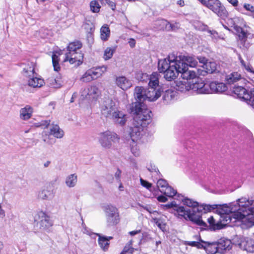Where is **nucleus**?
<instances>
[{
  "label": "nucleus",
  "instance_id": "1",
  "mask_svg": "<svg viewBox=\"0 0 254 254\" xmlns=\"http://www.w3.org/2000/svg\"><path fill=\"white\" fill-rule=\"evenodd\" d=\"M254 202V200L242 197L229 204L203 205L204 212L215 210L220 215L221 226L231 223L247 229L254 226V206L250 207Z\"/></svg>",
  "mask_w": 254,
  "mask_h": 254
},
{
  "label": "nucleus",
  "instance_id": "2",
  "mask_svg": "<svg viewBox=\"0 0 254 254\" xmlns=\"http://www.w3.org/2000/svg\"><path fill=\"white\" fill-rule=\"evenodd\" d=\"M185 67V64H180L174 54H170L167 58L158 61V70L164 73V77L168 81L174 80L179 73L183 79H194L197 76L195 71L184 72Z\"/></svg>",
  "mask_w": 254,
  "mask_h": 254
},
{
  "label": "nucleus",
  "instance_id": "3",
  "mask_svg": "<svg viewBox=\"0 0 254 254\" xmlns=\"http://www.w3.org/2000/svg\"><path fill=\"white\" fill-rule=\"evenodd\" d=\"M131 112L133 114L132 127L130 128L129 134L132 141L139 140L141 135L143 128L150 122L151 111L145 106L136 103L131 108Z\"/></svg>",
  "mask_w": 254,
  "mask_h": 254
},
{
  "label": "nucleus",
  "instance_id": "4",
  "mask_svg": "<svg viewBox=\"0 0 254 254\" xmlns=\"http://www.w3.org/2000/svg\"><path fill=\"white\" fill-rule=\"evenodd\" d=\"M181 201L184 205L191 207L190 209H186L185 210L190 212V218H184L186 220H189L197 225L201 226H206V224L201 219L200 212L203 209V205L206 204H203L199 205L198 203L188 197L182 196Z\"/></svg>",
  "mask_w": 254,
  "mask_h": 254
},
{
  "label": "nucleus",
  "instance_id": "5",
  "mask_svg": "<svg viewBox=\"0 0 254 254\" xmlns=\"http://www.w3.org/2000/svg\"><path fill=\"white\" fill-rule=\"evenodd\" d=\"M160 77L158 73L153 72L148 77V88L146 90V100L154 101L161 96L162 89L159 84Z\"/></svg>",
  "mask_w": 254,
  "mask_h": 254
},
{
  "label": "nucleus",
  "instance_id": "6",
  "mask_svg": "<svg viewBox=\"0 0 254 254\" xmlns=\"http://www.w3.org/2000/svg\"><path fill=\"white\" fill-rule=\"evenodd\" d=\"M105 214L106 223L108 227H113L118 224L121 220L118 208L111 204H104L102 207Z\"/></svg>",
  "mask_w": 254,
  "mask_h": 254
},
{
  "label": "nucleus",
  "instance_id": "7",
  "mask_svg": "<svg viewBox=\"0 0 254 254\" xmlns=\"http://www.w3.org/2000/svg\"><path fill=\"white\" fill-rule=\"evenodd\" d=\"M81 46V43L78 41L70 43L67 48V52L65 54V57L64 62L68 61L70 64H73L76 62H82L83 55L79 52Z\"/></svg>",
  "mask_w": 254,
  "mask_h": 254
},
{
  "label": "nucleus",
  "instance_id": "8",
  "mask_svg": "<svg viewBox=\"0 0 254 254\" xmlns=\"http://www.w3.org/2000/svg\"><path fill=\"white\" fill-rule=\"evenodd\" d=\"M119 136L114 132L106 130L98 134V141L101 146L105 149H110L114 142L118 141Z\"/></svg>",
  "mask_w": 254,
  "mask_h": 254
},
{
  "label": "nucleus",
  "instance_id": "9",
  "mask_svg": "<svg viewBox=\"0 0 254 254\" xmlns=\"http://www.w3.org/2000/svg\"><path fill=\"white\" fill-rule=\"evenodd\" d=\"M204 5L206 6L218 16L225 18L227 16L228 13L225 7L218 0H198Z\"/></svg>",
  "mask_w": 254,
  "mask_h": 254
},
{
  "label": "nucleus",
  "instance_id": "10",
  "mask_svg": "<svg viewBox=\"0 0 254 254\" xmlns=\"http://www.w3.org/2000/svg\"><path fill=\"white\" fill-rule=\"evenodd\" d=\"M116 108L115 103L112 99L105 98L101 105V112L105 117L111 118L113 113L116 111Z\"/></svg>",
  "mask_w": 254,
  "mask_h": 254
},
{
  "label": "nucleus",
  "instance_id": "11",
  "mask_svg": "<svg viewBox=\"0 0 254 254\" xmlns=\"http://www.w3.org/2000/svg\"><path fill=\"white\" fill-rule=\"evenodd\" d=\"M177 60L179 61L180 64H185L186 65L185 69H184V72L186 71H194V70H188V66L194 67H195L197 64V60L194 57L189 56H176ZM195 72H196L195 71ZM197 75L202 74V72H200L198 69L197 70Z\"/></svg>",
  "mask_w": 254,
  "mask_h": 254
},
{
  "label": "nucleus",
  "instance_id": "12",
  "mask_svg": "<svg viewBox=\"0 0 254 254\" xmlns=\"http://www.w3.org/2000/svg\"><path fill=\"white\" fill-rule=\"evenodd\" d=\"M100 95L99 89L94 85L87 86L81 92V96L82 98L88 100L96 99Z\"/></svg>",
  "mask_w": 254,
  "mask_h": 254
},
{
  "label": "nucleus",
  "instance_id": "13",
  "mask_svg": "<svg viewBox=\"0 0 254 254\" xmlns=\"http://www.w3.org/2000/svg\"><path fill=\"white\" fill-rule=\"evenodd\" d=\"M165 209L172 208L175 211V214L181 218H190V212L185 210V208L178 205L175 201L164 205Z\"/></svg>",
  "mask_w": 254,
  "mask_h": 254
},
{
  "label": "nucleus",
  "instance_id": "14",
  "mask_svg": "<svg viewBox=\"0 0 254 254\" xmlns=\"http://www.w3.org/2000/svg\"><path fill=\"white\" fill-rule=\"evenodd\" d=\"M35 219V221H37L40 228L42 230H46L52 225L50 217L43 211L38 212Z\"/></svg>",
  "mask_w": 254,
  "mask_h": 254
},
{
  "label": "nucleus",
  "instance_id": "15",
  "mask_svg": "<svg viewBox=\"0 0 254 254\" xmlns=\"http://www.w3.org/2000/svg\"><path fill=\"white\" fill-rule=\"evenodd\" d=\"M44 133L46 136L52 135L57 138H62L64 134V131L59 125L54 124L49 125L44 130Z\"/></svg>",
  "mask_w": 254,
  "mask_h": 254
},
{
  "label": "nucleus",
  "instance_id": "16",
  "mask_svg": "<svg viewBox=\"0 0 254 254\" xmlns=\"http://www.w3.org/2000/svg\"><path fill=\"white\" fill-rule=\"evenodd\" d=\"M146 90L142 87L137 86L134 89V96L136 101L132 104L131 108L136 103L139 104L142 107V105L146 108V106L143 103V101L146 100Z\"/></svg>",
  "mask_w": 254,
  "mask_h": 254
},
{
  "label": "nucleus",
  "instance_id": "17",
  "mask_svg": "<svg viewBox=\"0 0 254 254\" xmlns=\"http://www.w3.org/2000/svg\"><path fill=\"white\" fill-rule=\"evenodd\" d=\"M26 81L28 86L33 87H41L45 84L43 79L39 77L36 73L26 77Z\"/></svg>",
  "mask_w": 254,
  "mask_h": 254
},
{
  "label": "nucleus",
  "instance_id": "18",
  "mask_svg": "<svg viewBox=\"0 0 254 254\" xmlns=\"http://www.w3.org/2000/svg\"><path fill=\"white\" fill-rule=\"evenodd\" d=\"M227 89L225 84L222 82L213 81L208 84V94L222 93Z\"/></svg>",
  "mask_w": 254,
  "mask_h": 254
},
{
  "label": "nucleus",
  "instance_id": "19",
  "mask_svg": "<svg viewBox=\"0 0 254 254\" xmlns=\"http://www.w3.org/2000/svg\"><path fill=\"white\" fill-rule=\"evenodd\" d=\"M191 89L198 94H208V84L204 83L201 79H197L195 83L191 84Z\"/></svg>",
  "mask_w": 254,
  "mask_h": 254
},
{
  "label": "nucleus",
  "instance_id": "20",
  "mask_svg": "<svg viewBox=\"0 0 254 254\" xmlns=\"http://www.w3.org/2000/svg\"><path fill=\"white\" fill-rule=\"evenodd\" d=\"M54 195V190L48 187L42 188L38 193V197L42 200H51Z\"/></svg>",
  "mask_w": 254,
  "mask_h": 254
},
{
  "label": "nucleus",
  "instance_id": "21",
  "mask_svg": "<svg viewBox=\"0 0 254 254\" xmlns=\"http://www.w3.org/2000/svg\"><path fill=\"white\" fill-rule=\"evenodd\" d=\"M111 118L116 124L121 126H124L127 120V115L119 111H115Z\"/></svg>",
  "mask_w": 254,
  "mask_h": 254
},
{
  "label": "nucleus",
  "instance_id": "22",
  "mask_svg": "<svg viewBox=\"0 0 254 254\" xmlns=\"http://www.w3.org/2000/svg\"><path fill=\"white\" fill-rule=\"evenodd\" d=\"M234 93L240 99L247 102L248 98L250 97L249 93L241 86H235L233 88Z\"/></svg>",
  "mask_w": 254,
  "mask_h": 254
},
{
  "label": "nucleus",
  "instance_id": "23",
  "mask_svg": "<svg viewBox=\"0 0 254 254\" xmlns=\"http://www.w3.org/2000/svg\"><path fill=\"white\" fill-rule=\"evenodd\" d=\"M218 253L224 254L225 251L229 250L232 248L231 242L228 239H221L217 242Z\"/></svg>",
  "mask_w": 254,
  "mask_h": 254
},
{
  "label": "nucleus",
  "instance_id": "24",
  "mask_svg": "<svg viewBox=\"0 0 254 254\" xmlns=\"http://www.w3.org/2000/svg\"><path fill=\"white\" fill-rule=\"evenodd\" d=\"M202 243H203V247L207 254H215L218 253V245H217V242H205L201 240Z\"/></svg>",
  "mask_w": 254,
  "mask_h": 254
},
{
  "label": "nucleus",
  "instance_id": "25",
  "mask_svg": "<svg viewBox=\"0 0 254 254\" xmlns=\"http://www.w3.org/2000/svg\"><path fill=\"white\" fill-rule=\"evenodd\" d=\"M240 247L250 253H254V241L248 238H244L239 244Z\"/></svg>",
  "mask_w": 254,
  "mask_h": 254
},
{
  "label": "nucleus",
  "instance_id": "26",
  "mask_svg": "<svg viewBox=\"0 0 254 254\" xmlns=\"http://www.w3.org/2000/svg\"><path fill=\"white\" fill-rule=\"evenodd\" d=\"M22 74L26 77L36 73L35 72V64L34 62H27L23 65Z\"/></svg>",
  "mask_w": 254,
  "mask_h": 254
},
{
  "label": "nucleus",
  "instance_id": "27",
  "mask_svg": "<svg viewBox=\"0 0 254 254\" xmlns=\"http://www.w3.org/2000/svg\"><path fill=\"white\" fill-rule=\"evenodd\" d=\"M116 84L124 90L129 88L132 86L131 81L125 76H119L116 78Z\"/></svg>",
  "mask_w": 254,
  "mask_h": 254
},
{
  "label": "nucleus",
  "instance_id": "28",
  "mask_svg": "<svg viewBox=\"0 0 254 254\" xmlns=\"http://www.w3.org/2000/svg\"><path fill=\"white\" fill-rule=\"evenodd\" d=\"M234 27V29L237 32L239 40L241 42V44L244 46L247 47L246 44V41L247 40V33L244 30H243V29L237 25L236 24L234 23L233 24V25L232 26Z\"/></svg>",
  "mask_w": 254,
  "mask_h": 254
},
{
  "label": "nucleus",
  "instance_id": "29",
  "mask_svg": "<svg viewBox=\"0 0 254 254\" xmlns=\"http://www.w3.org/2000/svg\"><path fill=\"white\" fill-rule=\"evenodd\" d=\"M33 113V108L29 105H26L20 109L19 111V118L22 120H28Z\"/></svg>",
  "mask_w": 254,
  "mask_h": 254
},
{
  "label": "nucleus",
  "instance_id": "30",
  "mask_svg": "<svg viewBox=\"0 0 254 254\" xmlns=\"http://www.w3.org/2000/svg\"><path fill=\"white\" fill-rule=\"evenodd\" d=\"M96 236L98 237V244L101 249L104 251H107L110 245L109 241L110 240L112 239V237L101 236L98 234H96Z\"/></svg>",
  "mask_w": 254,
  "mask_h": 254
},
{
  "label": "nucleus",
  "instance_id": "31",
  "mask_svg": "<svg viewBox=\"0 0 254 254\" xmlns=\"http://www.w3.org/2000/svg\"><path fill=\"white\" fill-rule=\"evenodd\" d=\"M47 82L50 87L54 88H60L63 84V81L60 75L57 76L56 78L53 77L48 78Z\"/></svg>",
  "mask_w": 254,
  "mask_h": 254
},
{
  "label": "nucleus",
  "instance_id": "32",
  "mask_svg": "<svg viewBox=\"0 0 254 254\" xmlns=\"http://www.w3.org/2000/svg\"><path fill=\"white\" fill-rule=\"evenodd\" d=\"M186 81H180L176 84V89L182 92H185L191 89V83L186 79Z\"/></svg>",
  "mask_w": 254,
  "mask_h": 254
},
{
  "label": "nucleus",
  "instance_id": "33",
  "mask_svg": "<svg viewBox=\"0 0 254 254\" xmlns=\"http://www.w3.org/2000/svg\"><path fill=\"white\" fill-rule=\"evenodd\" d=\"M94 79L101 77L107 70V67L103 66L96 68H91L88 70Z\"/></svg>",
  "mask_w": 254,
  "mask_h": 254
},
{
  "label": "nucleus",
  "instance_id": "34",
  "mask_svg": "<svg viewBox=\"0 0 254 254\" xmlns=\"http://www.w3.org/2000/svg\"><path fill=\"white\" fill-rule=\"evenodd\" d=\"M226 80L229 84H232L239 81L244 80V79L241 77L240 73L234 72L227 75L226 77Z\"/></svg>",
  "mask_w": 254,
  "mask_h": 254
},
{
  "label": "nucleus",
  "instance_id": "35",
  "mask_svg": "<svg viewBox=\"0 0 254 254\" xmlns=\"http://www.w3.org/2000/svg\"><path fill=\"white\" fill-rule=\"evenodd\" d=\"M77 182V176L75 174L67 176L65 180V184L68 188L74 187Z\"/></svg>",
  "mask_w": 254,
  "mask_h": 254
},
{
  "label": "nucleus",
  "instance_id": "36",
  "mask_svg": "<svg viewBox=\"0 0 254 254\" xmlns=\"http://www.w3.org/2000/svg\"><path fill=\"white\" fill-rule=\"evenodd\" d=\"M100 37L102 40L106 41L110 35V30L107 25L103 26L100 29Z\"/></svg>",
  "mask_w": 254,
  "mask_h": 254
},
{
  "label": "nucleus",
  "instance_id": "37",
  "mask_svg": "<svg viewBox=\"0 0 254 254\" xmlns=\"http://www.w3.org/2000/svg\"><path fill=\"white\" fill-rule=\"evenodd\" d=\"M60 53H58L57 52L54 53L52 55V63L54 67V70L58 71L60 70V65L59 64V55Z\"/></svg>",
  "mask_w": 254,
  "mask_h": 254
},
{
  "label": "nucleus",
  "instance_id": "38",
  "mask_svg": "<svg viewBox=\"0 0 254 254\" xmlns=\"http://www.w3.org/2000/svg\"><path fill=\"white\" fill-rule=\"evenodd\" d=\"M176 92L172 90H167L165 91L163 96L164 101L166 103H169L175 97Z\"/></svg>",
  "mask_w": 254,
  "mask_h": 254
},
{
  "label": "nucleus",
  "instance_id": "39",
  "mask_svg": "<svg viewBox=\"0 0 254 254\" xmlns=\"http://www.w3.org/2000/svg\"><path fill=\"white\" fill-rule=\"evenodd\" d=\"M217 64L214 62H208L203 67L206 71L205 72L213 73L216 70Z\"/></svg>",
  "mask_w": 254,
  "mask_h": 254
},
{
  "label": "nucleus",
  "instance_id": "40",
  "mask_svg": "<svg viewBox=\"0 0 254 254\" xmlns=\"http://www.w3.org/2000/svg\"><path fill=\"white\" fill-rule=\"evenodd\" d=\"M161 192L163 193L168 197H172L176 194L177 191L175 190L173 188L168 185L165 188V189L162 190Z\"/></svg>",
  "mask_w": 254,
  "mask_h": 254
},
{
  "label": "nucleus",
  "instance_id": "41",
  "mask_svg": "<svg viewBox=\"0 0 254 254\" xmlns=\"http://www.w3.org/2000/svg\"><path fill=\"white\" fill-rule=\"evenodd\" d=\"M95 80L89 70H87L81 77L80 80L83 82H89Z\"/></svg>",
  "mask_w": 254,
  "mask_h": 254
},
{
  "label": "nucleus",
  "instance_id": "42",
  "mask_svg": "<svg viewBox=\"0 0 254 254\" xmlns=\"http://www.w3.org/2000/svg\"><path fill=\"white\" fill-rule=\"evenodd\" d=\"M115 51V48H110V47L107 48L104 51V57H103L104 59L105 60H108L110 59L112 57Z\"/></svg>",
  "mask_w": 254,
  "mask_h": 254
},
{
  "label": "nucleus",
  "instance_id": "43",
  "mask_svg": "<svg viewBox=\"0 0 254 254\" xmlns=\"http://www.w3.org/2000/svg\"><path fill=\"white\" fill-rule=\"evenodd\" d=\"M207 222L210 224V226L213 229H220L222 228L219 222L215 223V220L213 216H210L207 219Z\"/></svg>",
  "mask_w": 254,
  "mask_h": 254
},
{
  "label": "nucleus",
  "instance_id": "44",
  "mask_svg": "<svg viewBox=\"0 0 254 254\" xmlns=\"http://www.w3.org/2000/svg\"><path fill=\"white\" fill-rule=\"evenodd\" d=\"M100 5L96 0H92L90 3V8L94 13L99 12L100 9Z\"/></svg>",
  "mask_w": 254,
  "mask_h": 254
},
{
  "label": "nucleus",
  "instance_id": "45",
  "mask_svg": "<svg viewBox=\"0 0 254 254\" xmlns=\"http://www.w3.org/2000/svg\"><path fill=\"white\" fill-rule=\"evenodd\" d=\"M161 23L165 25V29L168 31L175 30L179 28L178 24L177 23L172 24L165 20H162Z\"/></svg>",
  "mask_w": 254,
  "mask_h": 254
},
{
  "label": "nucleus",
  "instance_id": "46",
  "mask_svg": "<svg viewBox=\"0 0 254 254\" xmlns=\"http://www.w3.org/2000/svg\"><path fill=\"white\" fill-rule=\"evenodd\" d=\"M168 185L166 181L163 179H159L157 182V186L160 192Z\"/></svg>",
  "mask_w": 254,
  "mask_h": 254
},
{
  "label": "nucleus",
  "instance_id": "47",
  "mask_svg": "<svg viewBox=\"0 0 254 254\" xmlns=\"http://www.w3.org/2000/svg\"><path fill=\"white\" fill-rule=\"evenodd\" d=\"M239 59L240 61L241 65L246 69V70L254 74V70L252 69V67L250 64H246L241 56L239 57Z\"/></svg>",
  "mask_w": 254,
  "mask_h": 254
},
{
  "label": "nucleus",
  "instance_id": "48",
  "mask_svg": "<svg viewBox=\"0 0 254 254\" xmlns=\"http://www.w3.org/2000/svg\"><path fill=\"white\" fill-rule=\"evenodd\" d=\"M249 96L246 102L254 108V88L249 93Z\"/></svg>",
  "mask_w": 254,
  "mask_h": 254
},
{
  "label": "nucleus",
  "instance_id": "49",
  "mask_svg": "<svg viewBox=\"0 0 254 254\" xmlns=\"http://www.w3.org/2000/svg\"><path fill=\"white\" fill-rule=\"evenodd\" d=\"M186 244L191 247H195L198 249H201L203 247V243L196 241H188Z\"/></svg>",
  "mask_w": 254,
  "mask_h": 254
},
{
  "label": "nucleus",
  "instance_id": "50",
  "mask_svg": "<svg viewBox=\"0 0 254 254\" xmlns=\"http://www.w3.org/2000/svg\"><path fill=\"white\" fill-rule=\"evenodd\" d=\"M140 182L141 186L150 191H152V184L148 182L143 180L142 178L140 179Z\"/></svg>",
  "mask_w": 254,
  "mask_h": 254
},
{
  "label": "nucleus",
  "instance_id": "51",
  "mask_svg": "<svg viewBox=\"0 0 254 254\" xmlns=\"http://www.w3.org/2000/svg\"><path fill=\"white\" fill-rule=\"evenodd\" d=\"M50 120H43L41 122L35 124L36 127H44L45 130L46 129L47 127L50 125Z\"/></svg>",
  "mask_w": 254,
  "mask_h": 254
},
{
  "label": "nucleus",
  "instance_id": "52",
  "mask_svg": "<svg viewBox=\"0 0 254 254\" xmlns=\"http://www.w3.org/2000/svg\"><path fill=\"white\" fill-rule=\"evenodd\" d=\"M82 232L84 233V234H86L88 235H89L91 237H96V234H95V233H92L90 230L89 229H88L86 227V226L84 224L82 223Z\"/></svg>",
  "mask_w": 254,
  "mask_h": 254
},
{
  "label": "nucleus",
  "instance_id": "53",
  "mask_svg": "<svg viewBox=\"0 0 254 254\" xmlns=\"http://www.w3.org/2000/svg\"><path fill=\"white\" fill-rule=\"evenodd\" d=\"M153 222L162 230H163L165 228V224L161 221V220L158 218H153Z\"/></svg>",
  "mask_w": 254,
  "mask_h": 254
},
{
  "label": "nucleus",
  "instance_id": "54",
  "mask_svg": "<svg viewBox=\"0 0 254 254\" xmlns=\"http://www.w3.org/2000/svg\"><path fill=\"white\" fill-rule=\"evenodd\" d=\"M123 251L127 253V254H131L133 252V249L130 246V245H128L127 246H126L123 249Z\"/></svg>",
  "mask_w": 254,
  "mask_h": 254
},
{
  "label": "nucleus",
  "instance_id": "55",
  "mask_svg": "<svg viewBox=\"0 0 254 254\" xmlns=\"http://www.w3.org/2000/svg\"><path fill=\"white\" fill-rule=\"evenodd\" d=\"M244 7L246 10L249 11L252 13V14L254 13V6L249 3H245L244 4Z\"/></svg>",
  "mask_w": 254,
  "mask_h": 254
},
{
  "label": "nucleus",
  "instance_id": "56",
  "mask_svg": "<svg viewBox=\"0 0 254 254\" xmlns=\"http://www.w3.org/2000/svg\"><path fill=\"white\" fill-rule=\"evenodd\" d=\"M197 60L199 61L200 63L203 64L202 65L203 67L205 66V64L208 62L207 59L203 57H199L197 58Z\"/></svg>",
  "mask_w": 254,
  "mask_h": 254
},
{
  "label": "nucleus",
  "instance_id": "57",
  "mask_svg": "<svg viewBox=\"0 0 254 254\" xmlns=\"http://www.w3.org/2000/svg\"><path fill=\"white\" fill-rule=\"evenodd\" d=\"M121 174V171L119 169H118L115 173V177L118 181H120Z\"/></svg>",
  "mask_w": 254,
  "mask_h": 254
},
{
  "label": "nucleus",
  "instance_id": "58",
  "mask_svg": "<svg viewBox=\"0 0 254 254\" xmlns=\"http://www.w3.org/2000/svg\"><path fill=\"white\" fill-rule=\"evenodd\" d=\"M208 33H210L211 37L213 39H216L218 37V34L215 31H209Z\"/></svg>",
  "mask_w": 254,
  "mask_h": 254
},
{
  "label": "nucleus",
  "instance_id": "59",
  "mask_svg": "<svg viewBox=\"0 0 254 254\" xmlns=\"http://www.w3.org/2000/svg\"><path fill=\"white\" fill-rule=\"evenodd\" d=\"M157 200L160 202H165L168 200V199L163 195H160L157 197Z\"/></svg>",
  "mask_w": 254,
  "mask_h": 254
},
{
  "label": "nucleus",
  "instance_id": "60",
  "mask_svg": "<svg viewBox=\"0 0 254 254\" xmlns=\"http://www.w3.org/2000/svg\"><path fill=\"white\" fill-rule=\"evenodd\" d=\"M132 153L134 154V156H137L139 155V152L138 150H137L136 148H134V147H132L131 149Z\"/></svg>",
  "mask_w": 254,
  "mask_h": 254
},
{
  "label": "nucleus",
  "instance_id": "61",
  "mask_svg": "<svg viewBox=\"0 0 254 254\" xmlns=\"http://www.w3.org/2000/svg\"><path fill=\"white\" fill-rule=\"evenodd\" d=\"M128 43H129V46H130V47L133 48L135 46V41L133 39H130L129 41L128 42Z\"/></svg>",
  "mask_w": 254,
  "mask_h": 254
},
{
  "label": "nucleus",
  "instance_id": "62",
  "mask_svg": "<svg viewBox=\"0 0 254 254\" xmlns=\"http://www.w3.org/2000/svg\"><path fill=\"white\" fill-rule=\"evenodd\" d=\"M227 0L234 6H236L238 5V0Z\"/></svg>",
  "mask_w": 254,
  "mask_h": 254
},
{
  "label": "nucleus",
  "instance_id": "63",
  "mask_svg": "<svg viewBox=\"0 0 254 254\" xmlns=\"http://www.w3.org/2000/svg\"><path fill=\"white\" fill-rule=\"evenodd\" d=\"M5 215L4 210L2 209L1 205H0V216L1 217H4Z\"/></svg>",
  "mask_w": 254,
  "mask_h": 254
},
{
  "label": "nucleus",
  "instance_id": "64",
  "mask_svg": "<svg viewBox=\"0 0 254 254\" xmlns=\"http://www.w3.org/2000/svg\"><path fill=\"white\" fill-rule=\"evenodd\" d=\"M140 230H135V231H130L129 232V234L131 235V236H134L139 233H140Z\"/></svg>",
  "mask_w": 254,
  "mask_h": 254
}]
</instances>
